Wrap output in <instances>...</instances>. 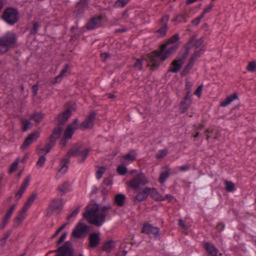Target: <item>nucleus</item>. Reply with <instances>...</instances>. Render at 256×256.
Wrapping results in <instances>:
<instances>
[{
  "instance_id": "f257e3e1",
  "label": "nucleus",
  "mask_w": 256,
  "mask_h": 256,
  "mask_svg": "<svg viewBox=\"0 0 256 256\" xmlns=\"http://www.w3.org/2000/svg\"><path fill=\"white\" fill-rule=\"evenodd\" d=\"M178 48V44H176L168 48L167 50L164 49L158 55L156 54L160 50H154L146 54V60L148 62V66L150 70L154 71L158 69L160 65L172 54L174 53Z\"/></svg>"
},
{
  "instance_id": "f03ea898",
  "label": "nucleus",
  "mask_w": 256,
  "mask_h": 256,
  "mask_svg": "<svg viewBox=\"0 0 256 256\" xmlns=\"http://www.w3.org/2000/svg\"><path fill=\"white\" fill-rule=\"evenodd\" d=\"M178 48V44H176L168 48L167 50L164 49L158 55L156 54L160 50H154L146 54V60L148 62V66L150 70L154 71L158 69L160 65L172 54L174 53Z\"/></svg>"
},
{
  "instance_id": "7ed1b4c3",
  "label": "nucleus",
  "mask_w": 256,
  "mask_h": 256,
  "mask_svg": "<svg viewBox=\"0 0 256 256\" xmlns=\"http://www.w3.org/2000/svg\"><path fill=\"white\" fill-rule=\"evenodd\" d=\"M194 36L191 37L189 40L184 45V51L182 54L181 52L180 53V58L178 60H174L171 64L172 68H170L169 71L174 73L178 72L182 68L184 61L188 56L190 53V50L191 48V46L194 40Z\"/></svg>"
},
{
  "instance_id": "20e7f679",
  "label": "nucleus",
  "mask_w": 256,
  "mask_h": 256,
  "mask_svg": "<svg viewBox=\"0 0 256 256\" xmlns=\"http://www.w3.org/2000/svg\"><path fill=\"white\" fill-rule=\"evenodd\" d=\"M17 37L14 32H8L0 37V54L6 53L10 49L16 46Z\"/></svg>"
},
{
  "instance_id": "39448f33",
  "label": "nucleus",
  "mask_w": 256,
  "mask_h": 256,
  "mask_svg": "<svg viewBox=\"0 0 256 256\" xmlns=\"http://www.w3.org/2000/svg\"><path fill=\"white\" fill-rule=\"evenodd\" d=\"M82 146L80 144H74L72 148L68 152L66 158L61 161V168L59 170V172L62 174L66 173L68 169V164L70 162V158L72 156L76 157L78 156L82 151Z\"/></svg>"
},
{
  "instance_id": "423d86ee",
  "label": "nucleus",
  "mask_w": 256,
  "mask_h": 256,
  "mask_svg": "<svg viewBox=\"0 0 256 256\" xmlns=\"http://www.w3.org/2000/svg\"><path fill=\"white\" fill-rule=\"evenodd\" d=\"M2 18L8 24L14 25L18 20V12L16 8H8L4 11Z\"/></svg>"
},
{
  "instance_id": "0eeeda50",
  "label": "nucleus",
  "mask_w": 256,
  "mask_h": 256,
  "mask_svg": "<svg viewBox=\"0 0 256 256\" xmlns=\"http://www.w3.org/2000/svg\"><path fill=\"white\" fill-rule=\"evenodd\" d=\"M64 207L62 198H54L47 208L46 216H50L53 214H59Z\"/></svg>"
},
{
  "instance_id": "6e6552de",
  "label": "nucleus",
  "mask_w": 256,
  "mask_h": 256,
  "mask_svg": "<svg viewBox=\"0 0 256 256\" xmlns=\"http://www.w3.org/2000/svg\"><path fill=\"white\" fill-rule=\"evenodd\" d=\"M148 183V180L144 174L142 172L138 174L130 182H128L129 187L134 190H137L140 184L145 185Z\"/></svg>"
},
{
  "instance_id": "1a4fd4ad",
  "label": "nucleus",
  "mask_w": 256,
  "mask_h": 256,
  "mask_svg": "<svg viewBox=\"0 0 256 256\" xmlns=\"http://www.w3.org/2000/svg\"><path fill=\"white\" fill-rule=\"evenodd\" d=\"M72 106H69L64 112L58 114L54 120V121H56L57 124V126L54 128H60L62 129V132L63 128L61 126L64 124L72 116Z\"/></svg>"
},
{
  "instance_id": "9d476101",
  "label": "nucleus",
  "mask_w": 256,
  "mask_h": 256,
  "mask_svg": "<svg viewBox=\"0 0 256 256\" xmlns=\"http://www.w3.org/2000/svg\"><path fill=\"white\" fill-rule=\"evenodd\" d=\"M169 20L170 16L168 14L162 16L160 18V24H161L162 26L154 32L156 34H157V38H164L166 36L167 32L168 30V22Z\"/></svg>"
},
{
  "instance_id": "9b49d317",
  "label": "nucleus",
  "mask_w": 256,
  "mask_h": 256,
  "mask_svg": "<svg viewBox=\"0 0 256 256\" xmlns=\"http://www.w3.org/2000/svg\"><path fill=\"white\" fill-rule=\"evenodd\" d=\"M89 227L80 221L72 232V236L76 238L85 237L88 232Z\"/></svg>"
},
{
  "instance_id": "f8f14e48",
  "label": "nucleus",
  "mask_w": 256,
  "mask_h": 256,
  "mask_svg": "<svg viewBox=\"0 0 256 256\" xmlns=\"http://www.w3.org/2000/svg\"><path fill=\"white\" fill-rule=\"evenodd\" d=\"M111 208L110 206L102 207V212L98 214L94 219L90 221V223L97 226H101L106 221V218L108 214L107 211Z\"/></svg>"
},
{
  "instance_id": "ddd939ff",
  "label": "nucleus",
  "mask_w": 256,
  "mask_h": 256,
  "mask_svg": "<svg viewBox=\"0 0 256 256\" xmlns=\"http://www.w3.org/2000/svg\"><path fill=\"white\" fill-rule=\"evenodd\" d=\"M98 210V206L96 204H94L88 206L86 208V211L83 214V216L90 221L95 218L98 214L97 213Z\"/></svg>"
},
{
  "instance_id": "4468645a",
  "label": "nucleus",
  "mask_w": 256,
  "mask_h": 256,
  "mask_svg": "<svg viewBox=\"0 0 256 256\" xmlns=\"http://www.w3.org/2000/svg\"><path fill=\"white\" fill-rule=\"evenodd\" d=\"M71 244L70 242H66L55 250L58 254L55 256H74V250L71 247Z\"/></svg>"
},
{
  "instance_id": "2eb2a0df",
  "label": "nucleus",
  "mask_w": 256,
  "mask_h": 256,
  "mask_svg": "<svg viewBox=\"0 0 256 256\" xmlns=\"http://www.w3.org/2000/svg\"><path fill=\"white\" fill-rule=\"evenodd\" d=\"M61 134L62 129L60 128H54L49 136V142L46 144L45 147L51 150L55 146L56 140L60 138Z\"/></svg>"
},
{
  "instance_id": "dca6fc26",
  "label": "nucleus",
  "mask_w": 256,
  "mask_h": 256,
  "mask_svg": "<svg viewBox=\"0 0 256 256\" xmlns=\"http://www.w3.org/2000/svg\"><path fill=\"white\" fill-rule=\"evenodd\" d=\"M96 113L94 111L91 112L82 122L80 126V128L84 130L88 128H92L94 125V120L96 118Z\"/></svg>"
},
{
  "instance_id": "f3484780",
  "label": "nucleus",
  "mask_w": 256,
  "mask_h": 256,
  "mask_svg": "<svg viewBox=\"0 0 256 256\" xmlns=\"http://www.w3.org/2000/svg\"><path fill=\"white\" fill-rule=\"evenodd\" d=\"M40 132L35 131L28 135V136L24 140L20 146V148L24 150H26L29 146L32 143L36 142L40 137Z\"/></svg>"
},
{
  "instance_id": "a211bd4d",
  "label": "nucleus",
  "mask_w": 256,
  "mask_h": 256,
  "mask_svg": "<svg viewBox=\"0 0 256 256\" xmlns=\"http://www.w3.org/2000/svg\"><path fill=\"white\" fill-rule=\"evenodd\" d=\"M142 233H145L146 234H152L154 236H160V228L156 226H154L148 222H145L143 224Z\"/></svg>"
},
{
  "instance_id": "6ab92c4d",
  "label": "nucleus",
  "mask_w": 256,
  "mask_h": 256,
  "mask_svg": "<svg viewBox=\"0 0 256 256\" xmlns=\"http://www.w3.org/2000/svg\"><path fill=\"white\" fill-rule=\"evenodd\" d=\"M102 19V16L91 18L86 24V28L88 30H94L100 26Z\"/></svg>"
},
{
  "instance_id": "aec40b11",
  "label": "nucleus",
  "mask_w": 256,
  "mask_h": 256,
  "mask_svg": "<svg viewBox=\"0 0 256 256\" xmlns=\"http://www.w3.org/2000/svg\"><path fill=\"white\" fill-rule=\"evenodd\" d=\"M88 0H80L77 2L74 14L76 16L82 14L86 8L88 7Z\"/></svg>"
},
{
  "instance_id": "412c9836",
  "label": "nucleus",
  "mask_w": 256,
  "mask_h": 256,
  "mask_svg": "<svg viewBox=\"0 0 256 256\" xmlns=\"http://www.w3.org/2000/svg\"><path fill=\"white\" fill-rule=\"evenodd\" d=\"M180 39V36L178 34H176L172 36H171L165 43L162 44L160 46V51L158 52H156V54L158 55L160 54L161 52L164 49H166L168 46L170 44H176L175 43L178 41Z\"/></svg>"
},
{
  "instance_id": "4be33fe9",
  "label": "nucleus",
  "mask_w": 256,
  "mask_h": 256,
  "mask_svg": "<svg viewBox=\"0 0 256 256\" xmlns=\"http://www.w3.org/2000/svg\"><path fill=\"white\" fill-rule=\"evenodd\" d=\"M150 188L146 186L141 191L139 192L134 199L139 202H141L146 200L150 194Z\"/></svg>"
},
{
  "instance_id": "5701e85b",
  "label": "nucleus",
  "mask_w": 256,
  "mask_h": 256,
  "mask_svg": "<svg viewBox=\"0 0 256 256\" xmlns=\"http://www.w3.org/2000/svg\"><path fill=\"white\" fill-rule=\"evenodd\" d=\"M203 246L210 256H216L218 253V248L213 244L208 242H204Z\"/></svg>"
},
{
  "instance_id": "b1692460",
  "label": "nucleus",
  "mask_w": 256,
  "mask_h": 256,
  "mask_svg": "<svg viewBox=\"0 0 256 256\" xmlns=\"http://www.w3.org/2000/svg\"><path fill=\"white\" fill-rule=\"evenodd\" d=\"M100 238L99 234L97 233H92L89 236V246L91 248H96L100 244Z\"/></svg>"
},
{
  "instance_id": "393cba45",
  "label": "nucleus",
  "mask_w": 256,
  "mask_h": 256,
  "mask_svg": "<svg viewBox=\"0 0 256 256\" xmlns=\"http://www.w3.org/2000/svg\"><path fill=\"white\" fill-rule=\"evenodd\" d=\"M163 168L165 169L166 170L162 172L160 174L158 182L160 184L164 182L170 175V168L168 165L166 166Z\"/></svg>"
},
{
  "instance_id": "a878e982",
  "label": "nucleus",
  "mask_w": 256,
  "mask_h": 256,
  "mask_svg": "<svg viewBox=\"0 0 256 256\" xmlns=\"http://www.w3.org/2000/svg\"><path fill=\"white\" fill-rule=\"evenodd\" d=\"M150 197L156 201H163L165 198L160 195L156 188H150Z\"/></svg>"
},
{
  "instance_id": "bb28decb",
  "label": "nucleus",
  "mask_w": 256,
  "mask_h": 256,
  "mask_svg": "<svg viewBox=\"0 0 256 256\" xmlns=\"http://www.w3.org/2000/svg\"><path fill=\"white\" fill-rule=\"evenodd\" d=\"M126 198L124 194H118L115 196L114 204L118 207H122L124 205Z\"/></svg>"
},
{
  "instance_id": "cd10ccee",
  "label": "nucleus",
  "mask_w": 256,
  "mask_h": 256,
  "mask_svg": "<svg viewBox=\"0 0 256 256\" xmlns=\"http://www.w3.org/2000/svg\"><path fill=\"white\" fill-rule=\"evenodd\" d=\"M238 98V95L236 93H233L232 94L228 96L225 100L221 101L220 104V106L222 107H225L230 104L234 100Z\"/></svg>"
},
{
  "instance_id": "c85d7f7f",
  "label": "nucleus",
  "mask_w": 256,
  "mask_h": 256,
  "mask_svg": "<svg viewBox=\"0 0 256 256\" xmlns=\"http://www.w3.org/2000/svg\"><path fill=\"white\" fill-rule=\"evenodd\" d=\"M114 246V242L111 240L104 242L102 247V250L104 252L110 253L112 252V248Z\"/></svg>"
},
{
  "instance_id": "c756f323",
  "label": "nucleus",
  "mask_w": 256,
  "mask_h": 256,
  "mask_svg": "<svg viewBox=\"0 0 256 256\" xmlns=\"http://www.w3.org/2000/svg\"><path fill=\"white\" fill-rule=\"evenodd\" d=\"M26 218V214L20 212L18 214L14 220L13 228H17Z\"/></svg>"
},
{
  "instance_id": "7c9ffc66",
  "label": "nucleus",
  "mask_w": 256,
  "mask_h": 256,
  "mask_svg": "<svg viewBox=\"0 0 256 256\" xmlns=\"http://www.w3.org/2000/svg\"><path fill=\"white\" fill-rule=\"evenodd\" d=\"M136 154L134 153L130 154V152L122 156V158L124 161L122 162L123 164H127L129 162H133L136 160Z\"/></svg>"
},
{
  "instance_id": "2f4dec72",
  "label": "nucleus",
  "mask_w": 256,
  "mask_h": 256,
  "mask_svg": "<svg viewBox=\"0 0 256 256\" xmlns=\"http://www.w3.org/2000/svg\"><path fill=\"white\" fill-rule=\"evenodd\" d=\"M44 114L42 112H34L30 115V119L34 120L36 123H40L44 118Z\"/></svg>"
},
{
  "instance_id": "473e14b6",
  "label": "nucleus",
  "mask_w": 256,
  "mask_h": 256,
  "mask_svg": "<svg viewBox=\"0 0 256 256\" xmlns=\"http://www.w3.org/2000/svg\"><path fill=\"white\" fill-rule=\"evenodd\" d=\"M76 130L75 128H72L71 126H68L64 131V136L68 139H70Z\"/></svg>"
},
{
  "instance_id": "72a5a7b5",
  "label": "nucleus",
  "mask_w": 256,
  "mask_h": 256,
  "mask_svg": "<svg viewBox=\"0 0 256 256\" xmlns=\"http://www.w3.org/2000/svg\"><path fill=\"white\" fill-rule=\"evenodd\" d=\"M204 52V49H202V48L200 50H195L194 54L192 55L189 60L194 64L195 61Z\"/></svg>"
},
{
  "instance_id": "f704fd0d",
  "label": "nucleus",
  "mask_w": 256,
  "mask_h": 256,
  "mask_svg": "<svg viewBox=\"0 0 256 256\" xmlns=\"http://www.w3.org/2000/svg\"><path fill=\"white\" fill-rule=\"evenodd\" d=\"M69 67L70 66L68 64H64V68L62 70L60 74L56 77V80L53 82V84H55L61 80L62 78L63 77L64 74L67 72L69 68Z\"/></svg>"
},
{
  "instance_id": "c9c22d12",
  "label": "nucleus",
  "mask_w": 256,
  "mask_h": 256,
  "mask_svg": "<svg viewBox=\"0 0 256 256\" xmlns=\"http://www.w3.org/2000/svg\"><path fill=\"white\" fill-rule=\"evenodd\" d=\"M172 21L176 24H178L182 22H186V18L184 14H179L177 15Z\"/></svg>"
},
{
  "instance_id": "e433bc0d",
  "label": "nucleus",
  "mask_w": 256,
  "mask_h": 256,
  "mask_svg": "<svg viewBox=\"0 0 256 256\" xmlns=\"http://www.w3.org/2000/svg\"><path fill=\"white\" fill-rule=\"evenodd\" d=\"M90 149L89 148H86L82 151H81L80 154H81L80 159L78 160L79 163L83 162L88 156Z\"/></svg>"
},
{
  "instance_id": "4c0bfd02",
  "label": "nucleus",
  "mask_w": 256,
  "mask_h": 256,
  "mask_svg": "<svg viewBox=\"0 0 256 256\" xmlns=\"http://www.w3.org/2000/svg\"><path fill=\"white\" fill-rule=\"evenodd\" d=\"M68 186L69 184L68 182H64L62 184L58 186V190L61 192V196H62L66 193L67 190L68 188Z\"/></svg>"
},
{
  "instance_id": "58836bf2",
  "label": "nucleus",
  "mask_w": 256,
  "mask_h": 256,
  "mask_svg": "<svg viewBox=\"0 0 256 256\" xmlns=\"http://www.w3.org/2000/svg\"><path fill=\"white\" fill-rule=\"evenodd\" d=\"M12 232V230H8L6 231V232L4 234V236L1 238V246H4L6 244V240L11 235Z\"/></svg>"
},
{
  "instance_id": "ea45409f",
  "label": "nucleus",
  "mask_w": 256,
  "mask_h": 256,
  "mask_svg": "<svg viewBox=\"0 0 256 256\" xmlns=\"http://www.w3.org/2000/svg\"><path fill=\"white\" fill-rule=\"evenodd\" d=\"M145 59L146 58H144V60H145L146 62V60ZM143 60L144 59H136V61L135 62L133 65V67L137 68L138 70H142Z\"/></svg>"
},
{
  "instance_id": "a19ab883",
  "label": "nucleus",
  "mask_w": 256,
  "mask_h": 256,
  "mask_svg": "<svg viewBox=\"0 0 256 256\" xmlns=\"http://www.w3.org/2000/svg\"><path fill=\"white\" fill-rule=\"evenodd\" d=\"M224 184L226 185L225 190L226 191L231 192L234 190V184L232 182L226 180Z\"/></svg>"
},
{
  "instance_id": "79ce46f5",
  "label": "nucleus",
  "mask_w": 256,
  "mask_h": 256,
  "mask_svg": "<svg viewBox=\"0 0 256 256\" xmlns=\"http://www.w3.org/2000/svg\"><path fill=\"white\" fill-rule=\"evenodd\" d=\"M130 1V0H117L114 4L116 8H123Z\"/></svg>"
},
{
  "instance_id": "37998d69",
  "label": "nucleus",
  "mask_w": 256,
  "mask_h": 256,
  "mask_svg": "<svg viewBox=\"0 0 256 256\" xmlns=\"http://www.w3.org/2000/svg\"><path fill=\"white\" fill-rule=\"evenodd\" d=\"M194 36H193L192 37ZM196 37H194V40L192 43V45L191 46V48L194 46L196 48H198L200 46L203 44L204 42V38L203 37L200 38L196 40L195 41Z\"/></svg>"
},
{
  "instance_id": "c03bdc74",
  "label": "nucleus",
  "mask_w": 256,
  "mask_h": 256,
  "mask_svg": "<svg viewBox=\"0 0 256 256\" xmlns=\"http://www.w3.org/2000/svg\"><path fill=\"white\" fill-rule=\"evenodd\" d=\"M168 152V150L166 149L160 150L156 154L155 157L158 159L163 158L166 156Z\"/></svg>"
},
{
  "instance_id": "a18cd8bd",
  "label": "nucleus",
  "mask_w": 256,
  "mask_h": 256,
  "mask_svg": "<svg viewBox=\"0 0 256 256\" xmlns=\"http://www.w3.org/2000/svg\"><path fill=\"white\" fill-rule=\"evenodd\" d=\"M246 70L252 72H255L256 71V62L254 61L250 62L246 67Z\"/></svg>"
},
{
  "instance_id": "49530a36",
  "label": "nucleus",
  "mask_w": 256,
  "mask_h": 256,
  "mask_svg": "<svg viewBox=\"0 0 256 256\" xmlns=\"http://www.w3.org/2000/svg\"><path fill=\"white\" fill-rule=\"evenodd\" d=\"M40 27V25L39 24L38 22H34L33 23V26L30 30V34H32V35L36 34L37 33L38 30Z\"/></svg>"
},
{
  "instance_id": "de8ad7c7",
  "label": "nucleus",
  "mask_w": 256,
  "mask_h": 256,
  "mask_svg": "<svg viewBox=\"0 0 256 256\" xmlns=\"http://www.w3.org/2000/svg\"><path fill=\"white\" fill-rule=\"evenodd\" d=\"M22 124L24 126L22 128L23 132L26 131L28 129L30 128L32 126L31 122L27 120H24L22 121Z\"/></svg>"
},
{
  "instance_id": "09e8293b",
  "label": "nucleus",
  "mask_w": 256,
  "mask_h": 256,
  "mask_svg": "<svg viewBox=\"0 0 256 256\" xmlns=\"http://www.w3.org/2000/svg\"><path fill=\"white\" fill-rule=\"evenodd\" d=\"M46 161V158L44 156H40L36 162V166L40 168H42L44 166Z\"/></svg>"
},
{
  "instance_id": "8fccbe9b",
  "label": "nucleus",
  "mask_w": 256,
  "mask_h": 256,
  "mask_svg": "<svg viewBox=\"0 0 256 256\" xmlns=\"http://www.w3.org/2000/svg\"><path fill=\"white\" fill-rule=\"evenodd\" d=\"M106 172V168L104 166H100V167L99 169L97 170L96 172V177L98 179H100L102 176V174L105 172Z\"/></svg>"
},
{
  "instance_id": "3c124183",
  "label": "nucleus",
  "mask_w": 256,
  "mask_h": 256,
  "mask_svg": "<svg viewBox=\"0 0 256 256\" xmlns=\"http://www.w3.org/2000/svg\"><path fill=\"white\" fill-rule=\"evenodd\" d=\"M118 173L120 175H124L128 172L127 168L123 166H119L117 168Z\"/></svg>"
},
{
  "instance_id": "603ef678",
  "label": "nucleus",
  "mask_w": 256,
  "mask_h": 256,
  "mask_svg": "<svg viewBox=\"0 0 256 256\" xmlns=\"http://www.w3.org/2000/svg\"><path fill=\"white\" fill-rule=\"evenodd\" d=\"M214 6V4H212V3H210V6L207 7L206 8H204V11L202 12V14H200L201 16V18H204V16H205V14H206V13H208L209 12L212 8Z\"/></svg>"
},
{
  "instance_id": "864d4df0",
  "label": "nucleus",
  "mask_w": 256,
  "mask_h": 256,
  "mask_svg": "<svg viewBox=\"0 0 256 256\" xmlns=\"http://www.w3.org/2000/svg\"><path fill=\"white\" fill-rule=\"evenodd\" d=\"M30 180V176H27L26 178L24 180V181L22 183L20 187H22L26 190V188H27V186L29 185Z\"/></svg>"
},
{
  "instance_id": "5fc2aeb1",
  "label": "nucleus",
  "mask_w": 256,
  "mask_h": 256,
  "mask_svg": "<svg viewBox=\"0 0 256 256\" xmlns=\"http://www.w3.org/2000/svg\"><path fill=\"white\" fill-rule=\"evenodd\" d=\"M79 212H80V208H77L70 214L69 215H68L66 216V220H70V219L71 218H72L74 216H76L78 214Z\"/></svg>"
},
{
  "instance_id": "6e6d98bb",
  "label": "nucleus",
  "mask_w": 256,
  "mask_h": 256,
  "mask_svg": "<svg viewBox=\"0 0 256 256\" xmlns=\"http://www.w3.org/2000/svg\"><path fill=\"white\" fill-rule=\"evenodd\" d=\"M68 224V222L62 224L61 226H60L54 232V234L52 236V238H56L58 234L66 226L67 224Z\"/></svg>"
},
{
  "instance_id": "4d7b16f0",
  "label": "nucleus",
  "mask_w": 256,
  "mask_h": 256,
  "mask_svg": "<svg viewBox=\"0 0 256 256\" xmlns=\"http://www.w3.org/2000/svg\"><path fill=\"white\" fill-rule=\"evenodd\" d=\"M25 190H26L24 189V188L20 187V189L18 190V192L16 194V196H15V198H16V199L17 200H20L22 198Z\"/></svg>"
},
{
  "instance_id": "13d9d810",
  "label": "nucleus",
  "mask_w": 256,
  "mask_h": 256,
  "mask_svg": "<svg viewBox=\"0 0 256 256\" xmlns=\"http://www.w3.org/2000/svg\"><path fill=\"white\" fill-rule=\"evenodd\" d=\"M36 194L35 193H33L32 194V195L30 196V197L26 201V204L31 206L32 203L34 202V200L36 199Z\"/></svg>"
},
{
  "instance_id": "bf43d9fd",
  "label": "nucleus",
  "mask_w": 256,
  "mask_h": 256,
  "mask_svg": "<svg viewBox=\"0 0 256 256\" xmlns=\"http://www.w3.org/2000/svg\"><path fill=\"white\" fill-rule=\"evenodd\" d=\"M78 124V118H76L73 120L71 124H68V126H71L72 128H76V130L79 128Z\"/></svg>"
},
{
  "instance_id": "052dcab7",
  "label": "nucleus",
  "mask_w": 256,
  "mask_h": 256,
  "mask_svg": "<svg viewBox=\"0 0 256 256\" xmlns=\"http://www.w3.org/2000/svg\"><path fill=\"white\" fill-rule=\"evenodd\" d=\"M67 236V232H64L60 238L56 242L57 245H60L62 242H64Z\"/></svg>"
},
{
  "instance_id": "680f3d73",
  "label": "nucleus",
  "mask_w": 256,
  "mask_h": 256,
  "mask_svg": "<svg viewBox=\"0 0 256 256\" xmlns=\"http://www.w3.org/2000/svg\"><path fill=\"white\" fill-rule=\"evenodd\" d=\"M33 96H36L38 94V82L32 86V88Z\"/></svg>"
},
{
  "instance_id": "e2e57ef3",
  "label": "nucleus",
  "mask_w": 256,
  "mask_h": 256,
  "mask_svg": "<svg viewBox=\"0 0 256 256\" xmlns=\"http://www.w3.org/2000/svg\"><path fill=\"white\" fill-rule=\"evenodd\" d=\"M202 87L203 86L202 84L199 86L194 92V94L196 95L198 97H200L201 96Z\"/></svg>"
},
{
  "instance_id": "0e129e2a",
  "label": "nucleus",
  "mask_w": 256,
  "mask_h": 256,
  "mask_svg": "<svg viewBox=\"0 0 256 256\" xmlns=\"http://www.w3.org/2000/svg\"><path fill=\"white\" fill-rule=\"evenodd\" d=\"M18 162L15 161L10 166V172H12L16 170L18 166Z\"/></svg>"
},
{
  "instance_id": "69168bd1",
  "label": "nucleus",
  "mask_w": 256,
  "mask_h": 256,
  "mask_svg": "<svg viewBox=\"0 0 256 256\" xmlns=\"http://www.w3.org/2000/svg\"><path fill=\"white\" fill-rule=\"evenodd\" d=\"M164 198L165 200L166 199L170 202L176 201L174 197L170 194H166Z\"/></svg>"
},
{
  "instance_id": "338daca9",
  "label": "nucleus",
  "mask_w": 256,
  "mask_h": 256,
  "mask_svg": "<svg viewBox=\"0 0 256 256\" xmlns=\"http://www.w3.org/2000/svg\"><path fill=\"white\" fill-rule=\"evenodd\" d=\"M201 18V16H200L198 17V18H196L194 19L192 21V24H193V25H195V26H198L200 22V20L202 18Z\"/></svg>"
},
{
  "instance_id": "774afa93",
  "label": "nucleus",
  "mask_w": 256,
  "mask_h": 256,
  "mask_svg": "<svg viewBox=\"0 0 256 256\" xmlns=\"http://www.w3.org/2000/svg\"><path fill=\"white\" fill-rule=\"evenodd\" d=\"M225 228V224L222 222H219L216 228L218 230V232H222Z\"/></svg>"
}]
</instances>
